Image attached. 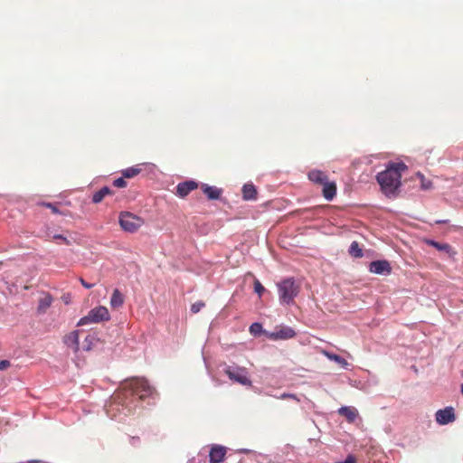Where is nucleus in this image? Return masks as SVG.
Returning a JSON list of instances; mask_svg holds the SVG:
<instances>
[{
	"mask_svg": "<svg viewBox=\"0 0 463 463\" xmlns=\"http://www.w3.org/2000/svg\"><path fill=\"white\" fill-rule=\"evenodd\" d=\"M242 198L246 201L256 200L257 189L252 184H245L242 186Z\"/></svg>",
	"mask_w": 463,
	"mask_h": 463,
	"instance_id": "nucleus-17",
	"label": "nucleus"
},
{
	"mask_svg": "<svg viewBox=\"0 0 463 463\" xmlns=\"http://www.w3.org/2000/svg\"><path fill=\"white\" fill-rule=\"evenodd\" d=\"M205 306L203 301H196L191 306V312L194 314L198 313Z\"/></svg>",
	"mask_w": 463,
	"mask_h": 463,
	"instance_id": "nucleus-31",
	"label": "nucleus"
},
{
	"mask_svg": "<svg viewBox=\"0 0 463 463\" xmlns=\"http://www.w3.org/2000/svg\"><path fill=\"white\" fill-rule=\"evenodd\" d=\"M279 399H281V400H285V399H288V398H291V399H297L296 395L293 394V393H288V392H284L282 393L281 395H279L278 397Z\"/></svg>",
	"mask_w": 463,
	"mask_h": 463,
	"instance_id": "nucleus-35",
	"label": "nucleus"
},
{
	"mask_svg": "<svg viewBox=\"0 0 463 463\" xmlns=\"http://www.w3.org/2000/svg\"><path fill=\"white\" fill-rule=\"evenodd\" d=\"M348 252L351 256L354 258L363 257V250L361 249L359 243L357 241H353L349 247Z\"/></svg>",
	"mask_w": 463,
	"mask_h": 463,
	"instance_id": "nucleus-22",
	"label": "nucleus"
},
{
	"mask_svg": "<svg viewBox=\"0 0 463 463\" xmlns=\"http://www.w3.org/2000/svg\"><path fill=\"white\" fill-rule=\"evenodd\" d=\"M198 187L197 182L194 180H188L184 182H181L176 186V193L175 194L181 198L185 197L189 194L193 190L196 189Z\"/></svg>",
	"mask_w": 463,
	"mask_h": 463,
	"instance_id": "nucleus-9",
	"label": "nucleus"
},
{
	"mask_svg": "<svg viewBox=\"0 0 463 463\" xmlns=\"http://www.w3.org/2000/svg\"><path fill=\"white\" fill-rule=\"evenodd\" d=\"M141 172V168L138 165L126 168L122 171V175L126 178H132L137 175Z\"/></svg>",
	"mask_w": 463,
	"mask_h": 463,
	"instance_id": "nucleus-23",
	"label": "nucleus"
},
{
	"mask_svg": "<svg viewBox=\"0 0 463 463\" xmlns=\"http://www.w3.org/2000/svg\"><path fill=\"white\" fill-rule=\"evenodd\" d=\"M110 194H112V190L109 186H103L92 195V202L99 203L106 195Z\"/></svg>",
	"mask_w": 463,
	"mask_h": 463,
	"instance_id": "nucleus-21",
	"label": "nucleus"
},
{
	"mask_svg": "<svg viewBox=\"0 0 463 463\" xmlns=\"http://www.w3.org/2000/svg\"><path fill=\"white\" fill-rule=\"evenodd\" d=\"M52 300L53 298L49 293H46L43 298H41L37 307L38 313H45V311L51 307Z\"/></svg>",
	"mask_w": 463,
	"mask_h": 463,
	"instance_id": "nucleus-18",
	"label": "nucleus"
},
{
	"mask_svg": "<svg viewBox=\"0 0 463 463\" xmlns=\"http://www.w3.org/2000/svg\"><path fill=\"white\" fill-rule=\"evenodd\" d=\"M418 176L420 178V187L422 190H430L432 187V182L430 180H427L424 175L420 173L417 174Z\"/></svg>",
	"mask_w": 463,
	"mask_h": 463,
	"instance_id": "nucleus-26",
	"label": "nucleus"
},
{
	"mask_svg": "<svg viewBox=\"0 0 463 463\" xmlns=\"http://www.w3.org/2000/svg\"><path fill=\"white\" fill-rule=\"evenodd\" d=\"M368 269L371 273L381 276H388L392 272L391 264L386 260H377L370 262Z\"/></svg>",
	"mask_w": 463,
	"mask_h": 463,
	"instance_id": "nucleus-7",
	"label": "nucleus"
},
{
	"mask_svg": "<svg viewBox=\"0 0 463 463\" xmlns=\"http://www.w3.org/2000/svg\"><path fill=\"white\" fill-rule=\"evenodd\" d=\"M323 185V196L326 201H332L336 194V184L335 182H329L328 180L322 184Z\"/></svg>",
	"mask_w": 463,
	"mask_h": 463,
	"instance_id": "nucleus-16",
	"label": "nucleus"
},
{
	"mask_svg": "<svg viewBox=\"0 0 463 463\" xmlns=\"http://www.w3.org/2000/svg\"><path fill=\"white\" fill-rule=\"evenodd\" d=\"M307 177L312 183L321 185L324 184L328 180L326 175L323 171L318 169H313L309 171L307 174Z\"/></svg>",
	"mask_w": 463,
	"mask_h": 463,
	"instance_id": "nucleus-15",
	"label": "nucleus"
},
{
	"mask_svg": "<svg viewBox=\"0 0 463 463\" xmlns=\"http://www.w3.org/2000/svg\"><path fill=\"white\" fill-rule=\"evenodd\" d=\"M326 355L331 360V361H334L335 363H337L338 364H340L342 367L344 368H346V366L348 365V363L346 362V360L336 354H331V353H328V352H326Z\"/></svg>",
	"mask_w": 463,
	"mask_h": 463,
	"instance_id": "nucleus-24",
	"label": "nucleus"
},
{
	"mask_svg": "<svg viewBox=\"0 0 463 463\" xmlns=\"http://www.w3.org/2000/svg\"><path fill=\"white\" fill-rule=\"evenodd\" d=\"M124 303V297L122 295V293L118 289H114L113 290V293L111 295V298H110V306L113 307V308H118L119 307H121Z\"/></svg>",
	"mask_w": 463,
	"mask_h": 463,
	"instance_id": "nucleus-20",
	"label": "nucleus"
},
{
	"mask_svg": "<svg viewBox=\"0 0 463 463\" xmlns=\"http://www.w3.org/2000/svg\"><path fill=\"white\" fill-rule=\"evenodd\" d=\"M226 448L221 445H213L210 450L211 463H222L225 458Z\"/></svg>",
	"mask_w": 463,
	"mask_h": 463,
	"instance_id": "nucleus-12",
	"label": "nucleus"
},
{
	"mask_svg": "<svg viewBox=\"0 0 463 463\" xmlns=\"http://www.w3.org/2000/svg\"><path fill=\"white\" fill-rule=\"evenodd\" d=\"M126 177H124L123 175L121 177H118L117 179L114 180L113 182V185L116 186V187H118V188H124L127 186V182L125 180Z\"/></svg>",
	"mask_w": 463,
	"mask_h": 463,
	"instance_id": "nucleus-33",
	"label": "nucleus"
},
{
	"mask_svg": "<svg viewBox=\"0 0 463 463\" xmlns=\"http://www.w3.org/2000/svg\"><path fill=\"white\" fill-rule=\"evenodd\" d=\"M254 291L260 297L265 291V288L262 286L259 279L254 280Z\"/></svg>",
	"mask_w": 463,
	"mask_h": 463,
	"instance_id": "nucleus-30",
	"label": "nucleus"
},
{
	"mask_svg": "<svg viewBox=\"0 0 463 463\" xmlns=\"http://www.w3.org/2000/svg\"><path fill=\"white\" fill-rule=\"evenodd\" d=\"M40 461L39 460H31L29 461V463H39Z\"/></svg>",
	"mask_w": 463,
	"mask_h": 463,
	"instance_id": "nucleus-41",
	"label": "nucleus"
},
{
	"mask_svg": "<svg viewBox=\"0 0 463 463\" xmlns=\"http://www.w3.org/2000/svg\"><path fill=\"white\" fill-rule=\"evenodd\" d=\"M62 300L64 301V303H65V304H69V303H70V301H71V297H70V295H67V296H65V295H64V296L62 297Z\"/></svg>",
	"mask_w": 463,
	"mask_h": 463,
	"instance_id": "nucleus-39",
	"label": "nucleus"
},
{
	"mask_svg": "<svg viewBox=\"0 0 463 463\" xmlns=\"http://www.w3.org/2000/svg\"><path fill=\"white\" fill-rule=\"evenodd\" d=\"M460 392H461V393L463 394V383H461V385H460Z\"/></svg>",
	"mask_w": 463,
	"mask_h": 463,
	"instance_id": "nucleus-42",
	"label": "nucleus"
},
{
	"mask_svg": "<svg viewBox=\"0 0 463 463\" xmlns=\"http://www.w3.org/2000/svg\"><path fill=\"white\" fill-rule=\"evenodd\" d=\"M425 243L429 246H431L438 250L439 251H444L449 256H454L455 251L452 250V247L449 243L439 242L432 239H426Z\"/></svg>",
	"mask_w": 463,
	"mask_h": 463,
	"instance_id": "nucleus-13",
	"label": "nucleus"
},
{
	"mask_svg": "<svg viewBox=\"0 0 463 463\" xmlns=\"http://www.w3.org/2000/svg\"><path fill=\"white\" fill-rule=\"evenodd\" d=\"M80 284L85 288H91L94 287V284L92 283H89L87 281H85L83 279H80Z\"/></svg>",
	"mask_w": 463,
	"mask_h": 463,
	"instance_id": "nucleus-37",
	"label": "nucleus"
},
{
	"mask_svg": "<svg viewBox=\"0 0 463 463\" xmlns=\"http://www.w3.org/2000/svg\"><path fill=\"white\" fill-rule=\"evenodd\" d=\"M52 238L54 240H61L65 244H70L69 240L61 234H54L52 235Z\"/></svg>",
	"mask_w": 463,
	"mask_h": 463,
	"instance_id": "nucleus-34",
	"label": "nucleus"
},
{
	"mask_svg": "<svg viewBox=\"0 0 463 463\" xmlns=\"http://www.w3.org/2000/svg\"><path fill=\"white\" fill-rule=\"evenodd\" d=\"M279 301L282 304L289 305L298 293V287L293 278L283 279L278 284Z\"/></svg>",
	"mask_w": 463,
	"mask_h": 463,
	"instance_id": "nucleus-2",
	"label": "nucleus"
},
{
	"mask_svg": "<svg viewBox=\"0 0 463 463\" xmlns=\"http://www.w3.org/2000/svg\"><path fill=\"white\" fill-rule=\"evenodd\" d=\"M241 452L244 453V454H251L253 458H254L255 455H257V451H254V450H251L249 449H241Z\"/></svg>",
	"mask_w": 463,
	"mask_h": 463,
	"instance_id": "nucleus-38",
	"label": "nucleus"
},
{
	"mask_svg": "<svg viewBox=\"0 0 463 463\" xmlns=\"http://www.w3.org/2000/svg\"><path fill=\"white\" fill-rule=\"evenodd\" d=\"M436 222L437 223H445V222H447V221L446 220H439V221H437Z\"/></svg>",
	"mask_w": 463,
	"mask_h": 463,
	"instance_id": "nucleus-40",
	"label": "nucleus"
},
{
	"mask_svg": "<svg viewBox=\"0 0 463 463\" xmlns=\"http://www.w3.org/2000/svg\"><path fill=\"white\" fill-rule=\"evenodd\" d=\"M93 340H94V337L91 335H88L84 341H83V345H82V349L84 351H90L91 350L92 348V344H93Z\"/></svg>",
	"mask_w": 463,
	"mask_h": 463,
	"instance_id": "nucleus-27",
	"label": "nucleus"
},
{
	"mask_svg": "<svg viewBox=\"0 0 463 463\" xmlns=\"http://www.w3.org/2000/svg\"><path fill=\"white\" fill-rule=\"evenodd\" d=\"M110 319V316L107 307L103 306H99L90 309L87 316L81 317L78 323V326H82L85 325H89L91 323H99L102 321H109Z\"/></svg>",
	"mask_w": 463,
	"mask_h": 463,
	"instance_id": "nucleus-5",
	"label": "nucleus"
},
{
	"mask_svg": "<svg viewBox=\"0 0 463 463\" xmlns=\"http://www.w3.org/2000/svg\"><path fill=\"white\" fill-rule=\"evenodd\" d=\"M296 335V332L290 326H283L279 330L268 333V337L272 340L290 339Z\"/></svg>",
	"mask_w": 463,
	"mask_h": 463,
	"instance_id": "nucleus-10",
	"label": "nucleus"
},
{
	"mask_svg": "<svg viewBox=\"0 0 463 463\" xmlns=\"http://www.w3.org/2000/svg\"><path fill=\"white\" fill-rule=\"evenodd\" d=\"M40 205H43V206H44L46 208H49L55 214H61V212H60L59 208L55 204H53L52 203L43 202V203H40Z\"/></svg>",
	"mask_w": 463,
	"mask_h": 463,
	"instance_id": "nucleus-29",
	"label": "nucleus"
},
{
	"mask_svg": "<svg viewBox=\"0 0 463 463\" xmlns=\"http://www.w3.org/2000/svg\"><path fill=\"white\" fill-rule=\"evenodd\" d=\"M250 333L253 335V336H259L262 333H265V330L263 329V326L259 322H255V323H252L250 326ZM266 334L268 335V333L266 332Z\"/></svg>",
	"mask_w": 463,
	"mask_h": 463,
	"instance_id": "nucleus-25",
	"label": "nucleus"
},
{
	"mask_svg": "<svg viewBox=\"0 0 463 463\" xmlns=\"http://www.w3.org/2000/svg\"><path fill=\"white\" fill-rule=\"evenodd\" d=\"M340 415L345 416L348 421L353 422L357 417V411L354 408L343 406L338 410Z\"/></svg>",
	"mask_w": 463,
	"mask_h": 463,
	"instance_id": "nucleus-19",
	"label": "nucleus"
},
{
	"mask_svg": "<svg viewBox=\"0 0 463 463\" xmlns=\"http://www.w3.org/2000/svg\"><path fill=\"white\" fill-rule=\"evenodd\" d=\"M10 366V362L8 360H1L0 361V371H3Z\"/></svg>",
	"mask_w": 463,
	"mask_h": 463,
	"instance_id": "nucleus-36",
	"label": "nucleus"
},
{
	"mask_svg": "<svg viewBox=\"0 0 463 463\" xmlns=\"http://www.w3.org/2000/svg\"><path fill=\"white\" fill-rule=\"evenodd\" d=\"M202 190L208 200H218L220 199L222 193V190L221 188L212 186L207 184H202Z\"/></svg>",
	"mask_w": 463,
	"mask_h": 463,
	"instance_id": "nucleus-14",
	"label": "nucleus"
},
{
	"mask_svg": "<svg viewBox=\"0 0 463 463\" xmlns=\"http://www.w3.org/2000/svg\"><path fill=\"white\" fill-rule=\"evenodd\" d=\"M79 330H74L70 334L64 335L63 344L73 350L74 353H78L80 351V342H79Z\"/></svg>",
	"mask_w": 463,
	"mask_h": 463,
	"instance_id": "nucleus-11",
	"label": "nucleus"
},
{
	"mask_svg": "<svg viewBox=\"0 0 463 463\" xmlns=\"http://www.w3.org/2000/svg\"><path fill=\"white\" fill-rule=\"evenodd\" d=\"M435 420L439 425H447L456 420L455 410L451 406L438 410L435 413Z\"/></svg>",
	"mask_w": 463,
	"mask_h": 463,
	"instance_id": "nucleus-8",
	"label": "nucleus"
},
{
	"mask_svg": "<svg viewBox=\"0 0 463 463\" xmlns=\"http://www.w3.org/2000/svg\"><path fill=\"white\" fill-rule=\"evenodd\" d=\"M254 459L258 463H272L271 458L268 455H264L259 452H257V455H255Z\"/></svg>",
	"mask_w": 463,
	"mask_h": 463,
	"instance_id": "nucleus-28",
	"label": "nucleus"
},
{
	"mask_svg": "<svg viewBox=\"0 0 463 463\" xmlns=\"http://www.w3.org/2000/svg\"><path fill=\"white\" fill-rule=\"evenodd\" d=\"M406 169L407 165L402 162H391L385 170L377 174L376 180L381 186L382 192L386 196L392 197L396 195L402 184V173Z\"/></svg>",
	"mask_w": 463,
	"mask_h": 463,
	"instance_id": "nucleus-1",
	"label": "nucleus"
},
{
	"mask_svg": "<svg viewBox=\"0 0 463 463\" xmlns=\"http://www.w3.org/2000/svg\"><path fill=\"white\" fill-rule=\"evenodd\" d=\"M129 387L132 392L138 395L139 399L143 400L146 397L155 399L156 391L151 386L145 378H135L130 383Z\"/></svg>",
	"mask_w": 463,
	"mask_h": 463,
	"instance_id": "nucleus-4",
	"label": "nucleus"
},
{
	"mask_svg": "<svg viewBox=\"0 0 463 463\" xmlns=\"http://www.w3.org/2000/svg\"><path fill=\"white\" fill-rule=\"evenodd\" d=\"M118 222L123 231L133 233L143 225L144 221L129 212H122L119 214Z\"/></svg>",
	"mask_w": 463,
	"mask_h": 463,
	"instance_id": "nucleus-6",
	"label": "nucleus"
},
{
	"mask_svg": "<svg viewBox=\"0 0 463 463\" xmlns=\"http://www.w3.org/2000/svg\"><path fill=\"white\" fill-rule=\"evenodd\" d=\"M37 237L46 239V240L48 238H50L51 237L50 228L44 227V228L41 229L37 233Z\"/></svg>",
	"mask_w": 463,
	"mask_h": 463,
	"instance_id": "nucleus-32",
	"label": "nucleus"
},
{
	"mask_svg": "<svg viewBox=\"0 0 463 463\" xmlns=\"http://www.w3.org/2000/svg\"><path fill=\"white\" fill-rule=\"evenodd\" d=\"M223 371L232 382L247 387L252 385V382L249 378L247 368L233 364L232 365H226Z\"/></svg>",
	"mask_w": 463,
	"mask_h": 463,
	"instance_id": "nucleus-3",
	"label": "nucleus"
}]
</instances>
